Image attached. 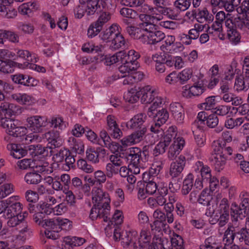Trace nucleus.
Listing matches in <instances>:
<instances>
[{
  "instance_id": "f257e3e1",
  "label": "nucleus",
  "mask_w": 249,
  "mask_h": 249,
  "mask_svg": "<svg viewBox=\"0 0 249 249\" xmlns=\"http://www.w3.org/2000/svg\"><path fill=\"white\" fill-rule=\"evenodd\" d=\"M11 111L7 105L0 106V126L8 135L15 137H22L27 131L26 127L20 126L19 122L10 118Z\"/></svg>"
},
{
  "instance_id": "f03ea898",
  "label": "nucleus",
  "mask_w": 249,
  "mask_h": 249,
  "mask_svg": "<svg viewBox=\"0 0 249 249\" xmlns=\"http://www.w3.org/2000/svg\"><path fill=\"white\" fill-rule=\"evenodd\" d=\"M122 53V63L118 68V71L122 73H127L130 71H135L138 66L137 60L140 57L139 52L134 50H131L126 53L124 51H120Z\"/></svg>"
},
{
  "instance_id": "7ed1b4c3",
  "label": "nucleus",
  "mask_w": 249,
  "mask_h": 249,
  "mask_svg": "<svg viewBox=\"0 0 249 249\" xmlns=\"http://www.w3.org/2000/svg\"><path fill=\"white\" fill-rule=\"evenodd\" d=\"M43 228L46 229L45 234L47 238L55 240L60 237L59 232L62 230V218L55 217L45 219Z\"/></svg>"
},
{
  "instance_id": "20e7f679",
  "label": "nucleus",
  "mask_w": 249,
  "mask_h": 249,
  "mask_svg": "<svg viewBox=\"0 0 249 249\" xmlns=\"http://www.w3.org/2000/svg\"><path fill=\"white\" fill-rule=\"evenodd\" d=\"M139 17L142 22L140 23L142 33L147 35L157 30L156 24L161 19L162 16L158 14H156L155 15L140 14Z\"/></svg>"
},
{
  "instance_id": "39448f33",
  "label": "nucleus",
  "mask_w": 249,
  "mask_h": 249,
  "mask_svg": "<svg viewBox=\"0 0 249 249\" xmlns=\"http://www.w3.org/2000/svg\"><path fill=\"white\" fill-rule=\"evenodd\" d=\"M169 118V113L167 110L162 108L156 114L154 123L150 127V130L154 134H157L159 138H162L164 131L162 127Z\"/></svg>"
},
{
  "instance_id": "423d86ee",
  "label": "nucleus",
  "mask_w": 249,
  "mask_h": 249,
  "mask_svg": "<svg viewBox=\"0 0 249 249\" xmlns=\"http://www.w3.org/2000/svg\"><path fill=\"white\" fill-rule=\"evenodd\" d=\"M248 232L247 228H244L240 222H236L225 231V236L231 243H233L234 240L241 242Z\"/></svg>"
},
{
  "instance_id": "0eeeda50",
  "label": "nucleus",
  "mask_w": 249,
  "mask_h": 249,
  "mask_svg": "<svg viewBox=\"0 0 249 249\" xmlns=\"http://www.w3.org/2000/svg\"><path fill=\"white\" fill-rule=\"evenodd\" d=\"M186 158L180 155L175 161L171 162L168 172V175L172 180L180 181L182 172L186 165Z\"/></svg>"
},
{
  "instance_id": "6e6552de",
  "label": "nucleus",
  "mask_w": 249,
  "mask_h": 249,
  "mask_svg": "<svg viewBox=\"0 0 249 249\" xmlns=\"http://www.w3.org/2000/svg\"><path fill=\"white\" fill-rule=\"evenodd\" d=\"M110 210L109 203L107 202L99 206L93 205L90 211L89 218L92 220L103 219L104 222H107L110 220Z\"/></svg>"
},
{
  "instance_id": "1a4fd4ad",
  "label": "nucleus",
  "mask_w": 249,
  "mask_h": 249,
  "mask_svg": "<svg viewBox=\"0 0 249 249\" xmlns=\"http://www.w3.org/2000/svg\"><path fill=\"white\" fill-rule=\"evenodd\" d=\"M27 127L34 133H40L48 124V118L45 116L34 115L26 119Z\"/></svg>"
},
{
  "instance_id": "9d476101",
  "label": "nucleus",
  "mask_w": 249,
  "mask_h": 249,
  "mask_svg": "<svg viewBox=\"0 0 249 249\" xmlns=\"http://www.w3.org/2000/svg\"><path fill=\"white\" fill-rule=\"evenodd\" d=\"M164 43L160 48L164 53H172L181 51L183 49V46L181 42H175V37L174 36H167L165 38Z\"/></svg>"
},
{
  "instance_id": "9b49d317",
  "label": "nucleus",
  "mask_w": 249,
  "mask_h": 249,
  "mask_svg": "<svg viewBox=\"0 0 249 249\" xmlns=\"http://www.w3.org/2000/svg\"><path fill=\"white\" fill-rule=\"evenodd\" d=\"M146 131V127L135 131L131 134L123 138L121 141L122 144L124 146H129L140 142L142 141Z\"/></svg>"
},
{
  "instance_id": "f8f14e48",
  "label": "nucleus",
  "mask_w": 249,
  "mask_h": 249,
  "mask_svg": "<svg viewBox=\"0 0 249 249\" xmlns=\"http://www.w3.org/2000/svg\"><path fill=\"white\" fill-rule=\"evenodd\" d=\"M153 61L156 63V70L160 73L164 72L165 70V65L170 67L171 64V60L168 56V53H155L152 55Z\"/></svg>"
},
{
  "instance_id": "ddd939ff",
  "label": "nucleus",
  "mask_w": 249,
  "mask_h": 249,
  "mask_svg": "<svg viewBox=\"0 0 249 249\" xmlns=\"http://www.w3.org/2000/svg\"><path fill=\"white\" fill-rule=\"evenodd\" d=\"M134 71H130L127 73H122L120 72L118 73V77L115 75L116 79L124 78L123 84L124 85H131L135 83L141 81L143 77V74L141 71H136L133 72Z\"/></svg>"
},
{
  "instance_id": "4468645a",
  "label": "nucleus",
  "mask_w": 249,
  "mask_h": 249,
  "mask_svg": "<svg viewBox=\"0 0 249 249\" xmlns=\"http://www.w3.org/2000/svg\"><path fill=\"white\" fill-rule=\"evenodd\" d=\"M147 119V116L143 113H140L134 115L131 119L125 123L126 127L128 129H141L145 127L143 124Z\"/></svg>"
},
{
  "instance_id": "2eb2a0df",
  "label": "nucleus",
  "mask_w": 249,
  "mask_h": 249,
  "mask_svg": "<svg viewBox=\"0 0 249 249\" xmlns=\"http://www.w3.org/2000/svg\"><path fill=\"white\" fill-rule=\"evenodd\" d=\"M92 200L93 205L97 206L104 205V202L110 203L108 194L99 187H94L92 190Z\"/></svg>"
},
{
  "instance_id": "dca6fc26",
  "label": "nucleus",
  "mask_w": 249,
  "mask_h": 249,
  "mask_svg": "<svg viewBox=\"0 0 249 249\" xmlns=\"http://www.w3.org/2000/svg\"><path fill=\"white\" fill-rule=\"evenodd\" d=\"M162 249H184V242L182 237L174 233L170 242L167 240H163L161 244Z\"/></svg>"
},
{
  "instance_id": "f3484780",
  "label": "nucleus",
  "mask_w": 249,
  "mask_h": 249,
  "mask_svg": "<svg viewBox=\"0 0 249 249\" xmlns=\"http://www.w3.org/2000/svg\"><path fill=\"white\" fill-rule=\"evenodd\" d=\"M12 98L21 105L33 106L37 103V100L31 94L18 92L12 95Z\"/></svg>"
},
{
  "instance_id": "a211bd4d",
  "label": "nucleus",
  "mask_w": 249,
  "mask_h": 249,
  "mask_svg": "<svg viewBox=\"0 0 249 249\" xmlns=\"http://www.w3.org/2000/svg\"><path fill=\"white\" fill-rule=\"evenodd\" d=\"M107 130L110 135L114 139H120L123 136V132L119 128L115 117L109 115L107 117Z\"/></svg>"
},
{
  "instance_id": "6ab92c4d",
  "label": "nucleus",
  "mask_w": 249,
  "mask_h": 249,
  "mask_svg": "<svg viewBox=\"0 0 249 249\" xmlns=\"http://www.w3.org/2000/svg\"><path fill=\"white\" fill-rule=\"evenodd\" d=\"M169 109L177 123L182 124L184 119V113L181 105L177 102L172 103L170 105Z\"/></svg>"
},
{
  "instance_id": "aec40b11",
  "label": "nucleus",
  "mask_w": 249,
  "mask_h": 249,
  "mask_svg": "<svg viewBox=\"0 0 249 249\" xmlns=\"http://www.w3.org/2000/svg\"><path fill=\"white\" fill-rule=\"evenodd\" d=\"M185 144V140L182 137H178L176 138L169 148L168 152L169 157L170 158H173L178 155L183 149Z\"/></svg>"
},
{
  "instance_id": "412c9836",
  "label": "nucleus",
  "mask_w": 249,
  "mask_h": 249,
  "mask_svg": "<svg viewBox=\"0 0 249 249\" xmlns=\"http://www.w3.org/2000/svg\"><path fill=\"white\" fill-rule=\"evenodd\" d=\"M193 15L199 23L212 22L214 19L213 16L210 13L206 8L202 10L199 9L193 11Z\"/></svg>"
},
{
  "instance_id": "4be33fe9",
  "label": "nucleus",
  "mask_w": 249,
  "mask_h": 249,
  "mask_svg": "<svg viewBox=\"0 0 249 249\" xmlns=\"http://www.w3.org/2000/svg\"><path fill=\"white\" fill-rule=\"evenodd\" d=\"M122 53L119 52L111 56L99 54L95 58L97 62H103L105 65L110 66L119 61L122 62Z\"/></svg>"
},
{
  "instance_id": "5701e85b",
  "label": "nucleus",
  "mask_w": 249,
  "mask_h": 249,
  "mask_svg": "<svg viewBox=\"0 0 249 249\" xmlns=\"http://www.w3.org/2000/svg\"><path fill=\"white\" fill-rule=\"evenodd\" d=\"M127 158L130 160V165H138L142 162V150L137 147L129 148L126 152Z\"/></svg>"
},
{
  "instance_id": "b1692460",
  "label": "nucleus",
  "mask_w": 249,
  "mask_h": 249,
  "mask_svg": "<svg viewBox=\"0 0 249 249\" xmlns=\"http://www.w3.org/2000/svg\"><path fill=\"white\" fill-rule=\"evenodd\" d=\"M139 93L141 95V102L144 104H151L154 97L156 96V91L150 86L143 87L140 89Z\"/></svg>"
},
{
  "instance_id": "393cba45",
  "label": "nucleus",
  "mask_w": 249,
  "mask_h": 249,
  "mask_svg": "<svg viewBox=\"0 0 249 249\" xmlns=\"http://www.w3.org/2000/svg\"><path fill=\"white\" fill-rule=\"evenodd\" d=\"M12 80L15 83L23 85L25 86H35L37 81L32 77L21 74H15L12 76Z\"/></svg>"
},
{
  "instance_id": "a878e982",
  "label": "nucleus",
  "mask_w": 249,
  "mask_h": 249,
  "mask_svg": "<svg viewBox=\"0 0 249 249\" xmlns=\"http://www.w3.org/2000/svg\"><path fill=\"white\" fill-rule=\"evenodd\" d=\"M86 240L82 237L68 236L63 238V249H73L74 247L82 245Z\"/></svg>"
},
{
  "instance_id": "bb28decb",
  "label": "nucleus",
  "mask_w": 249,
  "mask_h": 249,
  "mask_svg": "<svg viewBox=\"0 0 249 249\" xmlns=\"http://www.w3.org/2000/svg\"><path fill=\"white\" fill-rule=\"evenodd\" d=\"M199 34L196 29L192 28L190 29L187 34L181 33L178 35V38L181 42L185 45H189L192 44L193 40H196L198 38Z\"/></svg>"
},
{
  "instance_id": "cd10ccee",
  "label": "nucleus",
  "mask_w": 249,
  "mask_h": 249,
  "mask_svg": "<svg viewBox=\"0 0 249 249\" xmlns=\"http://www.w3.org/2000/svg\"><path fill=\"white\" fill-rule=\"evenodd\" d=\"M126 31L131 37L139 40L141 42L144 43L146 40L145 38V34L142 33V27H136L134 25L127 26L126 27Z\"/></svg>"
},
{
  "instance_id": "c85d7f7f",
  "label": "nucleus",
  "mask_w": 249,
  "mask_h": 249,
  "mask_svg": "<svg viewBox=\"0 0 249 249\" xmlns=\"http://www.w3.org/2000/svg\"><path fill=\"white\" fill-rule=\"evenodd\" d=\"M137 232L135 231H126L121 237V243L124 247L130 249L136 243Z\"/></svg>"
},
{
  "instance_id": "c756f323",
  "label": "nucleus",
  "mask_w": 249,
  "mask_h": 249,
  "mask_svg": "<svg viewBox=\"0 0 249 249\" xmlns=\"http://www.w3.org/2000/svg\"><path fill=\"white\" fill-rule=\"evenodd\" d=\"M231 215L234 220L233 221V224L236 223H236H238V218L242 220L248 213L240 205H238L236 203L231 204Z\"/></svg>"
},
{
  "instance_id": "7c9ffc66",
  "label": "nucleus",
  "mask_w": 249,
  "mask_h": 249,
  "mask_svg": "<svg viewBox=\"0 0 249 249\" xmlns=\"http://www.w3.org/2000/svg\"><path fill=\"white\" fill-rule=\"evenodd\" d=\"M165 37L164 33L160 31L156 30L154 32L145 35V42L143 43L147 44H155L160 42Z\"/></svg>"
},
{
  "instance_id": "2f4dec72",
  "label": "nucleus",
  "mask_w": 249,
  "mask_h": 249,
  "mask_svg": "<svg viewBox=\"0 0 249 249\" xmlns=\"http://www.w3.org/2000/svg\"><path fill=\"white\" fill-rule=\"evenodd\" d=\"M119 29H120V27L118 25L112 24L108 29L102 33L100 36L103 40L107 42H111L113 37L118 34Z\"/></svg>"
},
{
  "instance_id": "473e14b6",
  "label": "nucleus",
  "mask_w": 249,
  "mask_h": 249,
  "mask_svg": "<svg viewBox=\"0 0 249 249\" xmlns=\"http://www.w3.org/2000/svg\"><path fill=\"white\" fill-rule=\"evenodd\" d=\"M228 158L225 155H213L211 161L213 165L215 170L218 172L222 170L227 163Z\"/></svg>"
},
{
  "instance_id": "72a5a7b5",
  "label": "nucleus",
  "mask_w": 249,
  "mask_h": 249,
  "mask_svg": "<svg viewBox=\"0 0 249 249\" xmlns=\"http://www.w3.org/2000/svg\"><path fill=\"white\" fill-rule=\"evenodd\" d=\"M19 197L18 196H12L5 200L6 208L9 206L17 215L20 214L22 210V204L18 201Z\"/></svg>"
},
{
  "instance_id": "f704fd0d",
  "label": "nucleus",
  "mask_w": 249,
  "mask_h": 249,
  "mask_svg": "<svg viewBox=\"0 0 249 249\" xmlns=\"http://www.w3.org/2000/svg\"><path fill=\"white\" fill-rule=\"evenodd\" d=\"M163 163L161 161H156L153 163L151 167L149 169L148 173H144L143 174V178L147 179L149 178L150 179L157 176L163 168Z\"/></svg>"
},
{
  "instance_id": "c9c22d12",
  "label": "nucleus",
  "mask_w": 249,
  "mask_h": 249,
  "mask_svg": "<svg viewBox=\"0 0 249 249\" xmlns=\"http://www.w3.org/2000/svg\"><path fill=\"white\" fill-rule=\"evenodd\" d=\"M70 148L75 152L81 154L84 152V144L80 139H77L73 137H69L67 141Z\"/></svg>"
},
{
  "instance_id": "e433bc0d",
  "label": "nucleus",
  "mask_w": 249,
  "mask_h": 249,
  "mask_svg": "<svg viewBox=\"0 0 249 249\" xmlns=\"http://www.w3.org/2000/svg\"><path fill=\"white\" fill-rule=\"evenodd\" d=\"M153 2L157 7L162 8V13L166 15L170 18L175 19L178 17V15L175 13L171 8L164 7L166 4L164 3V0H153Z\"/></svg>"
},
{
  "instance_id": "4c0bfd02",
  "label": "nucleus",
  "mask_w": 249,
  "mask_h": 249,
  "mask_svg": "<svg viewBox=\"0 0 249 249\" xmlns=\"http://www.w3.org/2000/svg\"><path fill=\"white\" fill-rule=\"evenodd\" d=\"M119 29H118V34L113 37L109 45V48L112 51H115L124 47L126 43L124 37L120 33Z\"/></svg>"
},
{
  "instance_id": "58836bf2",
  "label": "nucleus",
  "mask_w": 249,
  "mask_h": 249,
  "mask_svg": "<svg viewBox=\"0 0 249 249\" xmlns=\"http://www.w3.org/2000/svg\"><path fill=\"white\" fill-rule=\"evenodd\" d=\"M194 175L189 173L183 181L181 193L183 196L188 195L192 189L194 185Z\"/></svg>"
},
{
  "instance_id": "ea45409f",
  "label": "nucleus",
  "mask_w": 249,
  "mask_h": 249,
  "mask_svg": "<svg viewBox=\"0 0 249 249\" xmlns=\"http://www.w3.org/2000/svg\"><path fill=\"white\" fill-rule=\"evenodd\" d=\"M165 103V100L161 96L156 92V96L154 97L153 101H152L151 106L148 108L147 111V114L149 117H151L154 115V111L156 109L160 107L161 105Z\"/></svg>"
},
{
  "instance_id": "a19ab883",
  "label": "nucleus",
  "mask_w": 249,
  "mask_h": 249,
  "mask_svg": "<svg viewBox=\"0 0 249 249\" xmlns=\"http://www.w3.org/2000/svg\"><path fill=\"white\" fill-rule=\"evenodd\" d=\"M18 67V63L12 61H3L0 59V71L3 73H12L14 68Z\"/></svg>"
},
{
  "instance_id": "79ce46f5",
  "label": "nucleus",
  "mask_w": 249,
  "mask_h": 249,
  "mask_svg": "<svg viewBox=\"0 0 249 249\" xmlns=\"http://www.w3.org/2000/svg\"><path fill=\"white\" fill-rule=\"evenodd\" d=\"M8 147L11 149V155L15 159H20L27 154V151L20 145L12 143L9 145Z\"/></svg>"
},
{
  "instance_id": "37998d69",
  "label": "nucleus",
  "mask_w": 249,
  "mask_h": 249,
  "mask_svg": "<svg viewBox=\"0 0 249 249\" xmlns=\"http://www.w3.org/2000/svg\"><path fill=\"white\" fill-rule=\"evenodd\" d=\"M66 157L65 163H63V170L68 171L71 168H73L75 162L74 156L72 155L70 150L67 149L63 150V155ZM64 156H63V159Z\"/></svg>"
},
{
  "instance_id": "c03bdc74",
  "label": "nucleus",
  "mask_w": 249,
  "mask_h": 249,
  "mask_svg": "<svg viewBox=\"0 0 249 249\" xmlns=\"http://www.w3.org/2000/svg\"><path fill=\"white\" fill-rule=\"evenodd\" d=\"M213 199L212 195L208 190H203L199 195L197 202L204 206H210L211 202Z\"/></svg>"
},
{
  "instance_id": "a18cd8bd",
  "label": "nucleus",
  "mask_w": 249,
  "mask_h": 249,
  "mask_svg": "<svg viewBox=\"0 0 249 249\" xmlns=\"http://www.w3.org/2000/svg\"><path fill=\"white\" fill-rule=\"evenodd\" d=\"M83 5L85 6V13L87 16L94 15L98 7L100 6V4H99V0H88V2L84 3Z\"/></svg>"
},
{
  "instance_id": "49530a36",
  "label": "nucleus",
  "mask_w": 249,
  "mask_h": 249,
  "mask_svg": "<svg viewBox=\"0 0 249 249\" xmlns=\"http://www.w3.org/2000/svg\"><path fill=\"white\" fill-rule=\"evenodd\" d=\"M10 4V0H0V6H4V10L0 11V12L4 13L5 14L4 17L7 18H13L17 15V12L16 9L14 8L7 9L6 6Z\"/></svg>"
},
{
  "instance_id": "de8ad7c7",
  "label": "nucleus",
  "mask_w": 249,
  "mask_h": 249,
  "mask_svg": "<svg viewBox=\"0 0 249 249\" xmlns=\"http://www.w3.org/2000/svg\"><path fill=\"white\" fill-rule=\"evenodd\" d=\"M18 57L26 60L28 62L36 63L37 61V58L35 54H32L27 50H19L17 52Z\"/></svg>"
},
{
  "instance_id": "09e8293b",
  "label": "nucleus",
  "mask_w": 249,
  "mask_h": 249,
  "mask_svg": "<svg viewBox=\"0 0 249 249\" xmlns=\"http://www.w3.org/2000/svg\"><path fill=\"white\" fill-rule=\"evenodd\" d=\"M205 90L202 83H200L199 82L195 83L193 86L189 88L188 95L190 97L199 96L204 92Z\"/></svg>"
},
{
  "instance_id": "8fccbe9b",
  "label": "nucleus",
  "mask_w": 249,
  "mask_h": 249,
  "mask_svg": "<svg viewBox=\"0 0 249 249\" xmlns=\"http://www.w3.org/2000/svg\"><path fill=\"white\" fill-rule=\"evenodd\" d=\"M245 82L244 78V73L243 75L236 76L235 79V83L234 88L235 90L239 92L241 91H247L249 88L248 85H245Z\"/></svg>"
},
{
  "instance_id": "3c124183",
  "label": "nucleus",
  "mask_w": 249,
  "mask_h": 249,
  "mask_svg": "<svg viewBox=\"0 0 249 249\" xmlns=\"http://www.w3.org/2000/svg\"><path fill=\"white\" fill-rule=\"evenodd\" d=\"M240 2V0H220L219 7H223L227 12H231Z\"/></svg>"
},
{
  "instance_id": "603ef678",
  "label": "nucleus",
  "mask_w": 249,
  "mask_h": 249,
  "mask_svg": "<svg viewBox=\"0 0 249 249\" xmlns=\"http://www.w3.org/2000/svg\"><path fill=\"white\" fill-rule=\"evenodd\" d=\"M34 62L30 63L25 62L23 63H19L18 68L19 69H29L38 72L45 73L46 71L45 68L43 66L37 65L34 63Z\"/></svg>"
},
{
  "instance_id": "864d4df0",
  "label": "nucleus",
  "mask_w": 249,
  "mask_h": 249,
  "mask_svg": "<svg viewBox=\"0 0 249 249\" xmlns=\"http://www.w3.org/2000/svg\"><path fill=\"white\" fill-rule=\"evenodd\" d=\"M87 160L94 164L99 162V152L95 150V148L89 147L86 152Z\"/></svg>"
},
{
  "instance_id": "5fc2aeb1",
  "label": "nucleus",
  "mask_w": 249,
  "mask_h": 249,
  "mask_svg": "<svg viewBox=\"0 0 249 249\" xmlns=\"http://www.w3.org/2000/svg\"><path fill=\"white\" fill-rule=\"evenodd\" d=\"M193 74V71L190 68H186L178 73V82L181 85H183L191 78Z\"/></svg>"
},
{
  "instance_id": "6e6d98bb",
  "label": "nucleus",
  "mask_w": 249,
  "mask_h": 249,
  "mask_svg": "<svg viewBox=\"0 0 249 249\" xmlns=\"http://www.w3.org/2000/svg\"><path fill=\"white\" fill-rule=\"evenodd\" d=\"M28 215V213L24 212L20 214L17 215V216L8 219L7 221V225L9 227H16V228L18 227V225L24 220L25 218Z\"/></svg>"
},
{
  "instance_id": "4d7b16f0",
  "label": "nucleus",
  "mask_w": 249,
  "mask_h": 249,
  "mask_svg": "<svg viewBox=\"0 0 249 249\" xmlns=\"http://www.w3.org/2000/svg\"><path fill=\"white\" fill-rule=\"evenodd\" d=\"M227 37L232 44L236 45L240 41L241 36L236 30V28L232 29H227Z\"/></svg>"
},
{
  "instance_id": "13d9d810",
  "label": "nucleus",
  "mask_w": 249,
  "mask_h": 249,
  "mask_svg": "<svg viewBox=\"0 0 249 249\" xmlns=\"http://www.w3.org/2000/svg\"><path fill=\"white\" fill-rule=\"evenodd\" d=\"M139 91H137L136 89H131L124 95V98L126 101L130 103H134L138 101L141 93Z\"/></svg>"
},
{
  "instance_id": "bf43d9fd",
  "label": "nucleus",
  "mask_w": 249,
  "mask_h": 249,
  "mask_svg": "<svg viewBox=\"0 0 249 249\" xmlns=\"http://www.w3.org/2000/svg\"><path fill=\"white\" fill-rule=\"evenodd\" d=\"M200 249H219V245L214 238L211 236L205 240L203 244L200 245Z\"/></svg>"
},
{
  "instance_id": "052dcab7",
  "label": "nucleus",
  "mask_w": 249,
  "mask_h": 249,
  "mask_svg": "<svg viewBox=\"0 0 249 249\" xmlns=\"http://www.w3.org/2000/svg\"><path fill=\"white\" fill-rule=\"evenodd\" d=\"M77 164L78 168L86 173L90 174L94 171L93 167L90 164L88 163L85 160L80 159L78 160Z\"/></svg>"
},
{
  "instance_id": "680f3d73",
  "label": "nucleus",
  "mask_w": 249,
  "mask_h": 249,
  "mask_svg": "<svg viewBox=\"0 0 249 249\" xmlns=\"http://www.w3.org/2000/svg\"><path fill=\"white\" fill-rule=\"evenodd\" d=\"M36 171L40 173L49 174L53 172V168L47 161H39L36 166Z\"/></svg>"
},
{
  "instance_id": "e2e57ef3",
  "label": "nucleus",
  "mask_w": 249,
  "mask_h": 249,
  "mask_svg": "<svg viewBox=\"0 0 249 249\" xmlns=\"http://www.w3.org/2000/svg\"><path fill=\"white\" fill-rule=\"evenodd\" d=\"M14 192V186L10 183L0 185V198L6 197Z\"/></svg>"
},
{
  "instance_id": "0e129e2a",
  "label": "nucleus",
  "mask_w": 249,
  "mask_h": 249,
  "mask_svg": "<svg viewBox=\"0 0 249 249\" xmlns=\"http://www.w3.org/2000/svg\"><path fill=\"white\" fill-rule=\"evenodd\" d=\"M100 25L96 23L95 21L92 22L89 26L87 31V36L89 38H93L97 36L102 30Z\"/></svg>"
},
{
  "instance_id": "69168bd1",
  "label": "nucleus",
  "mask_w": 249,
  "mask_h": 249,
  "mask_svg": "<svg viewBox=\"0 0 249 249\" xmlns=\"http://www.w3.org/2000/svg\"><path fill=\"white\" fill-rule=\"evenodd\" d=\"M237 18L230 13L227 14V18L223 23H224L227 29H232L235 28L238 24V21L236 20Z\"/></svg>"
},
{
  "instance_id": "338daca9",
  "label": "nucleus",
  "mask_w": 249,
  "mask_h": 249,
  "mask_svg": "<svg viewBox=\"0 0 249 249\" xmlns=\"http://www.w3.org/2000/svg\"><path fill=\"white\" fill-rule=\"evenodd\" d=\"M106 175V172L101 170H98L94 172L93 177L97 185L102 186L103 184L106 182L107 178Z\"/></svg>"
},
{
  "instance_id": "774afa93",
  "label": "nucleus",
  "mask_w": 249,
  "mask_h": 249,
  "mask_svg": "<svg viewBox=\"0 0 249 249\" xmlns=\"http://www.w3.org/2000/svg\"><path fill=\"white\" fill-rule=\"evenodd\" d=\"M24 179L27 183L34 184L39 183L41 179V177L37 173H29L25 175Z\"/></svg>"
}]
</instances>
